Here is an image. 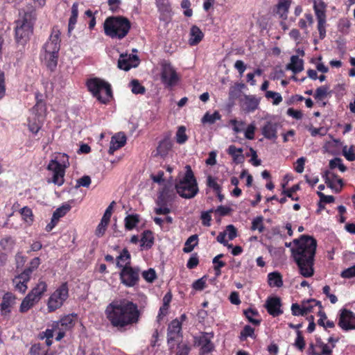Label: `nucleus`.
<instances>
[{"label":"nucleus","mask_w":355,"mask_h":355,"mask_svg":"<svg viewBox=\"0 0 355 355\" xmlns=\"http://www.w3.org/2000/svg\"><path fill=\"white\" fill-rule=\"evenodd\" d=\"M266 97L267 98H272L273 100V105H279L282 101L281 94L272 91H267L266 93Z\"/></svg>","instance_id":"09e8293b"},{"label":"nucleus","mask_w":355,"mask_h":355,"mask_svg":"<svg viewBox=\"0 0 355 355\" xmlns=\"http://www.w3.org/2000/svg\"><path fill=\"white\" fill-rule=\"evenodd\" d=\"M76 314L73 313L64 315L59 321L56 322L53 324V328L55 329L60 327L61 329L66 331L70 330L75 324L73 318L76 317Z\"/></svg>","instance_id":"4be33fe9"},{"label":"nucleus","mask_w":355,"mask_h":355,"mask_svg":"<svg viewBox=\"0 0 355 355\" xmlns=\"http://www.w3.org/2000/svg\"><path fill=\"white\" fill-rule=\"evenodd\" d=\"M189 35V44L191 46H195L199 44L204 37L203 33L199 27L196 25L191 26Z\"/></svg>","instance_id":"5701e85b"},{"label":"nucleus","mask_w":355,"mask_h":355,"mask_svg":"<svg viewBox=\"0 0 355 355\" xmlns=\"http://www.w3.org/2000/svg\"><path fill=\"white\" fill-rule=\"evenodd\" d=\"M16 297L11 293H6L3 297L1 310L5 313L10 312V308L15 304Z\"/></svg>","instance_id":"b1692460"},{"label":"nucleus","mask_w":355,"mask_h":355,"mask_svg":"<svg viewBox=\"0 0 355 355\" xmlns=\"http://www.w3.org/2000/svg\"><path fill=\"white\" fill-rule=\"evenodd\" d=\"M116 259V266L119 268H123L124 266H130V254L128 250L124 248Z\"/></svg>","instance_id":"2f4dec72"},{"label":"nucleus","mask_w":355,"mask_h":355,"mask_svg":"<svg viewBox=\"0 0 355 355\" xmlns=\"http://www.w3.org/2000/svg\"><path fill=\"white\" fill-rule=\"evenodd\" d=\"M299 189H300V186L298 184H295L288 189L283 190L282 193L285 195L286 196L291 198L293 200H297L298 198H294L293 194V193L296 192Z\"/></svg>","instance_id":"bf43d9fd"},{"label":"nucleus","mask_w":355,"mask_h":355,"mask_svg":"<svg viewBox=\"0 0 355 355\" xmlns=\"http://www.w3.org/2000/svg\"><path fill=\"white\" fill-rule=\"evenodd\" d=\"M109 223L110 221L101 218V220L96 230V235L98 237H101L102 236H103Z\"/></svg>","instance_id":"8fccbe9b"},{"label":"nucleus","mask_w":355,"mask_h":355,"mask_svg":"<svg viewBox=\"0 0 355 355\" xmlns=\"http://www.w3.org/2000/svg\"><path fill=\"white\" fill-rule=\"evenodd\" d=\"M36 19L34 10L24 12L21 19L17 21L15 37L17 43L24 44L33 33V24Z\"/></svg>","instance_id":"39448f33"},{"label":"nucleus","mask_w":355,"mask_h":355,"mask_svg":"<svg viewBox=\"0 0 355 355\" xmlns=\"http://www.w3.org/2000/svg\"><path fill=\"white\" fill-rule=\"evenodd\" d=\"M290 5L291 0H280L277 5L276 13L279 15L281 18L286 19Z\"/></svg>","instance_id":"c85d7f7f"},{"label":"nucleus","mask_w":355,"mask_h":355,"mask_svg":"<svg viewBox=\"0 0 355 355\" xmlns=\"http://www.w3.org/2000/svg\"><path fill=\"white\" fill-rule=\"evenodd\" d=\"M126 136L123 132H119L112 137L108 153L113 154L115 150L123 147L126 143Z\"/></svg>","instance_id":"412c9836"},{"label":"nucleus","mask_w":355,"mask_h":355,"mask_svg":"<svg viewBox=\"0 0 355 355\" xmlns=\"http://www.w3.org/2000/svg\"><path fill=\"white\" fill-rule=\"evenodd\" d=\"M78 15V3L75 2L71 7V15L69 20L68 32L69 33L74 28V26L77 22Z\"/></svg>","instance_id":"7c9ffc66"},{"label":"nucleus","mask_w":355,"mask_h":355,"mask_svg":"<svg viewBox=\"0 0 355 355\" xmlns=\"http://www.w3.org/2000/svg\"><path fill=\"white\" fill-rule=\"evenodd\" d=\"M230 123L233 125V130L236 133H239L243 130L245 125V123L243 121H238L236 119H232Z\"/></svg>","instance_id":"338daca9"},{"label":"nucleus","mask_w":355,"mask_h":355,"mask_svg":"<svg viewBox=\"0 0 355 355\" xmlns=\"http://www.w3.org/2000/svg\"><path fill=\"white\" fill-rule=\"evenodd\" d=\"M254 329L250 325H245L241 332L240 338L241 340H245L247 337H253Z\"/></svg>","instance_id":"603ef678"},{"label":"nucleus","mask_w":355,"mask_h":355,"mask_svg":"<svg viewBox=\"0 0 355 355\" xmlns=\"http://www.w3.org/2000/svg\"><path fill=\"white\" fill-rule=\"evenodd\" d=\"M243 313L250 322L255 325H258L260 324L259 320L254 319L252 318L253 316L258 315V312L256 310L250 308L247 310H245Z\"/></svg>","instance_id":"37998d69"},{"label":"nucleus","mask_w":355,"mask_h":355,"mask_svg":"<svg viewBox=\"0 0 355 355\" xmlns=\"http://www.w3.org/2000/svg\"><path fill=\"white\" fill-rule=\"evenodd\" d=\"M69 296L67 283H62L55 292L50 296L48 301V309L49 312L60 308Z\"/></svg>","instance_id":"6e6552de"},{"label":"nucleus","mask_w":355,"mask_h":355,"mask_svg":"<svg viewBox=\"0 0 355 355\" xmlns=\"http://www.w3.org/2000/svg\"><path fill=\"white\" fill-rule=\"evenodd\" d=\"M281 127L280 123L274 121H267L261 128V133L268 139L275 140L277 138V130Z\"/></svg>","instance_id":"aec40b11"},{"label":"nucleus","mask_w":355,"mask_h":355,"mask_svg":"<svg viewBox=\"0 0 355 355\" xmlns=\"http://www.w3.org/2000/svg\"><path fill=\"white\" fill-rule=\"evenodd\" d=\"M213 212V209H211L210 210L207 211H203L201 214L200 218L202 220V223L204 226L209 227L210 226L211 220V213Z\"/></svg>","instance_id":"864d4df0"},{"label":"nucleus","mask_w":355,"mask_h":355,"mask_svg":"<svg viewBox=\"0 0 355 355\" xmlns=\"http://www.w3.org/2000/svg\"><path fill=\"white\" fill-rule=\"evenodd\" d=\"M46 284L43 281H40L36 286L29 292L28 295L34 298H37V301L39 302L44 293L46 291Z\"/></svg>","instance_id":"bb28decb"},{"label":"nucleus","mask_w":355,"mask_h":355,"mask_svg":"<svg viewBox=\"0 0 355 355\" xmlns=\"http://www.w3.org/2000/svg\"><path fill=\"white\" fill-rule=\"evenodd\" d=\"M207 185L211 188L215 192L219 191L221 190V187L219 185L215 178H213L211 175H209L207 179Z\"/></svg>","instance_id":"6e6d98bb"},{"label":"nucleus","mask_w":355,"mask_h":355,"mask_svg":"<svg viewBox=\"0 0 355 355\" xmlns=\"http://www.w3.org/2000/svg\"><path fill=\"white\" fill-rule=\"evenodd\" d=\"M91 184V178L88 175H84L80 179L77 180L76 188H79L80 187H89Z\"/></svg>","instance_id":"052dcab7"},{"label":"nucleus","mask_w":355,"mask_h":355,"mask_svg":"<svg viewBox=\"0 0 355 355\" xmlns=\"http://www.w3.org/2000/svg\"><path fill=\"white\" fill-rule=\"evenodd\" d=\"M322 177L329 187L336 193L340 191L343 186V182L341 178H339L335 173L329 171H324Z\"/></svg>","instance_id":"f3484780"},{"label":"nucleus","mask_w":355,"mask_h":355,"mask_svg":"<svg viewBox=\"0 0 355 355\" xmlns=\"http://www.w3.org/2000/svg\"><path fill=\"white\" fill-rule=\"evenodd\" d=\"M329 167L331 169L338 168L342 172H345L347 168L342 163V159L338 157H336L329 162Z\"/></svg>","instance_id":"a18cd8bd"},{"label":"nucleus","mask_w":355,"mask_h":355,"mask_svg":"<svg viewBox=\"0 0 355 355\" xmlns=\"http://www.w3.org/2000/svg\"><path fill=\"white\" fill-rule=\"evenodd\" d=\"M212 338V334L206 332L202 333L200 336L194 338V345L200 347V355H207L214 350V345L211 340Z\"/></svg>","instance_id":"9b49d317"},{"label":"nucleus","mask_w":355,"mask_h":355,"mask_svg":"<svg viewBox=\"0 0 355 355\" xmlns=\"http://www.w3.org/2000/svg\"><path fill=\"white\" fill-rule=\"evenodd\" d=\"M69 166V157L64 153H58L54 159H51L48 164L47 169L53 172L51 180L55 184L61 186L64 183V169Z\"/></svg>","instance_id":"423d86ee"},{"label":"nucleus","mask_w":355,"mask_h":355,"mask_svg":"<svg viewBox=\"0 0 355 355\" xmlns=\"http://www.w3.org/2000/svg\"><path fill=\"white\" fill-rule=\"evenodd\" d=\"M139 64L138 56L132 54H121L118 60V67L124 71H128L132 67H136Z\"/></svg>","instance_id":"dca6fc26"},{"label":"nucleus","mask_w":355,"mask_h":355,"mask_svg":"<svg viewBox=\"0 0 355 355\" xmlns=\"http://www.w3.org/2000/svg\"><path fill=\"white\" fill-rule=\"evenodd\" d=\"M154 242L153 233L150 230L144 231L141 239V246L149 249L152 247Z\"/></svg>","instance_id":"72a5a7b5"},{"label":"nucleus","mask_w":355,"mask_h":355,"mask_svg":"<svg viewBox=\"0 0 355 355\" xmlns=\"http://www.w3.org/2000/svg\"><path fill=\"white\" fill-rule=\"evenodd\" d=\"M124 222L125 229L131 230L139 223V216L138 214H129L125 218Z\"/></svg>","instance_id":"473e14b6"},{"label":"nucleus","mask_w":355,"mask_h":355,"mask_svg":"<svg viewBox=\"0 0 355 355\" xmlns=\"http://www.w3.org/2000/svg\"><path fill=\"white\" fill-rule=\"evenodd\" d=\"M186 128L184 126L179 127L176 133V141L178 144H184L187 140Z\"/></svg>","instance_id":"de8ad7c7"},{"label":"nucleus","mask_w":355,"mask_h":355,"mask_svg":"<svg viewBox=\"0 0 355 355\" xmlns=\"http://www.w3.org/2000/svg\"><path fill=\"white\" fill-rule=\"evenodd\" d=\"M318 346L321 349L322 355H331L332 353L333 347L331 345H329L324 343H323L321 339H317L316 340Z\"/></svg>","instance_id":"c03bdc74"},{"label":"nucleus","mask_w":355,"mask_h":355,"mask_svg":"<svg viewBox=\"0 0 355 355\" xmlns=\"http://www.w3.org/2000/svg\"><path fill=\"white\" fill-rule=\"evenodd\" d=\"M338 326L345 331L355 329V314L346 309L341 310Z\"/></svg>","instance_id":"4468645a"},{"label":"nucleus","mask_w":355,"mask_h":355,"mask_svg":"<svg viewBox=\"0 0 355 355\" xmlns=\"http://www.w3.org/2000/svg\"><path fill=\"white\" fill-rule=\"evenodd\" d=\"M105 315L112 327L125 331L138 323L141 312L137 304L121 299L110 302L105 307Z\"/></svg>","instance_id":"f257e3e1"},{"label":"nucleus","mask_w":355,"mask_h":355,"mask_svg":"<svg viewBox=\"0 0 355 355\" xmlns=\"http://www.w3.org/2000/svg\"><path fill=\"white\" fill-rule=\"evenodd\" d=\"M325 8L326 6L322 0H313V9L318 20V30L321 40L324 39L326 35Z\"/></svg>","instance_id":"9d476101"},{"label":"nucleus","mask_w":355,"mask_h":355,"mask_svg":"<svg viewBox=\"0 0 355 355\" xmlns=\"http://www.w3.org/2000/svg\"><path fill=\"white\" fill-rule=\"evenodd\" d=\"M181 330L182 324L177 319L170 323L167 332V343L170 349L174 348L175 342H179V339L182 337Z\"/></svg>","instance_id":"f8f14e48"},{"label":"nucleus","mask_w":355,"mask_h":355,"mask_svg":"<svg viewBox=\"0 0 355 355\" xmlns=\"http://www.w3.org/2000/svg\"><path fill=\"white\" fill-rule=\"evenodd\" d=\"M191 347L185 343H178L176 355H189Z\"/></svg>","instance_id":"680f3d73"},{"label":"nucleus","mask_w":355,"mask_h":355,"mask_svg":"<svg viewBox=\"0 0 355 355\" xmlns=\"http://www.w3.org/2000/svg\"><path fill=\"white\" fill-rule=\"evenodd\" d=\"M296 245L291 248L292 257L298 266L300 274L304 277H311L314 275V261L317 248L316 240L311 236L302 235L294 239Z\"/></svg>","instance_id":"f03ea898"},{"label":"nucleus","mask_w":355,"mask_h":355,"mask_svg":"<svg viewBox=\"0 0 355 355\" xmlns=\"http://www.w3.org/2000/svg\"><path fill=\"white\" fill-rule=\"evenodd\" d=\"M44 56L47 67L54 70L58 64V53H44Z\"/></svg>","instance_id":"f704fd0d"},{"label":"nucleus","mask_w":355,"mask_h":355,"mask_svg":"<svg viewBox=\"0 0 355 355\" xmlns=\"http://www.w3.org/2000/svg\"><path fill=\"white\" fill-rule=\"evenodd\" d=\"M260 100L253 95H245L241 101V106L247 113L256 110L259 105Z\"/></svg>","instance_id":"a211bd4d"},{"label":"nucleus","mask_w":355,"mask_h":355,"mask_svg":"<svg viewBox=\"0 0 355 355\" xmlns=\"http://www.w3.org/2000/svg\"><path fill=\"white\" fill-rule=\"evenodd\" d=\"M206 280L207 276L205 275L202 277L195 281L192 284L193 289L196 291H202L205 288Z\"/></svg>","instance_id":"5fc2aeb1"},{"label":"nucleus","mask_w":355,"mask_h":355,"mask_svg":"<svg viewBox=\"0 0 355 355\" xmlns=\"http://www.w3.org/2000/svg\"><path fill=\"white\" fill-rule=\"evenodd\" d=\"M161 79L167 87L175 85L179 80L177 72L168 61L161 62Z\"/></svg>","instance_id":"1a4fd4ad"},{"label":"nucleus","mask_w":355,"mask_h":355,"mask_svg":"<svg viewBox=\"0 0 355 355\" xmlns=\"http://www.w3.org/2000/svg\"><path fill=\"white\" fill-rule=\"evenodd\" d=\"M317 194H318V196L320 198V203H319V206L320 207H321V205H320L321 202L332 203L335 200V198H334V197L333 196H326L323 193H322L321 191H318Z\"/></svg>","instance_id":"0e129e2a"},{"label":"nucleus","mask_w":355,"mask_h":355,"mask_svg":"<svg viewBox=\"0 0 355 355\" xmlns=\"http://www.w3.org/2000/svg\"><path fill=\"white\" fill-rule=\"evenodd\" d=\"M265 306L269 314L273 317L278 316L283 313V311L281 309L282 303L279 297H268Z\"/></svg>","instance_id":"6ab92c4d"},{"label":"nucleus","mask_w":355,"mask_h":355,"mask_svg":"<svg viewBox=\"0 0 355 355\" xmlns=\"http://www.w3.org/2000/svg\"><path fill=\"white\" fill-rule=\"evenodd\" d=\"M351 26L350 21L347 18H342L338 22L339 31L343 33H347Z\"/></svg>","instance_id":"3c124183"},{"label":"nucleus","mask_w":355,"mask_h":355,"mask_svg":"<svg viewBox=\"0 0 355 355\" xmlns=\"http://www.w3.org/2000/svg\"><path fill=\"white\" fill-rule=\"evenodd\" d=\"M70 209L71 206L69 205H63L54 211L52 217L57 220H59V219L63 217L70 210Z\"/></svg>","instance_id":"4c0bfd02"},{"label":"nucleus","mask_w":355,"mask_h":355,"mask_svg":"<svg viewBox=\"0 0 355 355\" xmlns=\"http://www.w3.org/2000/svg\"><path fill=\"white\" fill-rule=\"evenodd\" d=\"M303 60L297 55H292L291 62L287 64L286 69L291 70L294 73H297L303 70Z\"/></svg>","instance_id":"393cba45"},{"label":"nucleus","mask_w":355,"mask_h":355,"mask_svg":"<svg viewBox=\"0 0 355 355\" xmlns=\"http://www.w3.org/2000/svg\"><path fill=\"white\" fill-rule=\"evenodd\" d=\"M130 29V21L122 16L107 17L104 22L105 33L111 38L123 39Z\"/></svg>","instance_id":"7ed1b4c3"},{"label":"nucleus","mask_w":355,"mask_h":355,"mask_svg":"<svg viewBox=\"0 0 355 355\" xmlns=\"http://www.w3.org/2000/svg\"><path fill=\"white\" fill-rule=\"evenodd\" d=\"M295 346L300 351H302L305 347L304 337L302 336V332L299 330L297 331V338L295 339Z\"/></svg>","instance_id":"13d9d810"},{"label":"nucleus","mask_w":355,"mask_h":355,"mask_svg":"<svg viewBox=\"0 0 355 355\" xmlns=\"http://www.w3.org/2000/svg\"><path fill=\"white\" fill-rule=\"evenodd\" d=\"M60 31L53 28L49 40L44 46V53H58L60 47Z\"/></svg>","instance_id":"2eb2a0df"},{"label":"nucleus","mask_w":355,"mask_h":355,"mask_svg":"<svg viewBox=\"0 0 355 355\" xmlns=\"http://www.w3.org/2000/svg\"><path fill=\"white\" fill-rule=\"evenodd\" d=\"M263 216H257L253 219L252 222L251 230L252 231L258 230L259 233H261L264 231L265 227L263 223Z\"/></svg>","instance_id":"ea45409f"},{"label":"nucleus","mask_w":355,"mask_h":355,"mask_svg":"<svg viewBox=\"0 0 355 355\" xmlns=\"http://www.w3.org/2000/svg\"><path fill=\"white\" fill-rule=\"evenodd\" d=\"M142 277L148 282H153L156 279V272L154 269L150 268L142 272Z\"/></svg>","instance_id":"4d7b16f0"},{"label":"nucleus","mask_w":355,"mask_h":355,"mask_svg":"<svg viewBox=\"0 0 355 355\" xmlns=\"http://www.w3.org/2000/svg\"><path fill=\"white\" fill-rule=\"evenodd\" d=\"M268 284L272 287H282L283 286L282 276L278 272H272L268 274Z\"/></svg>","instance_id":"c756f323"},{"label":"nucleus","mask_w":355,"mask_h":355,"mask_svg":"<svg viewBox=\"0 0 355 355\" xmlns=\"http://www.w3.org/2000/svg\"><path fill=\"white\" fill-rule=\"evenodd\" d=\"M219 119H220V114L218 113V112L216 111L212 114H210L209 113L207 112L202 118V123H208L209 124H213L216 122V121Z\"/></svg>","instance_id":"79ce46f5"},{"label":"nucleus","mask_w":355,"mask_h":355,"mask_svg":"<svg viewBox=\"0 0 355 355\" xmlns=\"http://www.w3.org/2000/svg\"><path fill=\"white\" fill-rule=\"evenodd\" d=\"M120 278L125 286H133L139 280V270L130 266H124L120 272Z\"/></svg>","instance_id":"ddd939ff"},{"label":"nucleus","mask_w":355,"mask_h":355,"mask_svg":"<svg viewBox=\"0 0 355 355\" xmlns=\"http://www.w3.org/2000/svg\"><path fill=\"white\" fill-rule=\"evenodd\" d=\"M198 237L197 234H193L189 236L185 242L183 252L185 253L191 252L198 244Z\"/></svg>","instance_id":"c9c22d12"},{"label":"nucleus","mask_w":355,"mask_h":355,"mask_svg":"<svg viewBox=\"0 0 355 355\" xmlns=\"http://www.w3.org/2000/svg\"><path fill=\"white\" fill-rule=\"evenodd\" d=\"M184 176L175 184L177 193L183 198H194L199 191L197 180L189 165L186 166Z\"/></svg>","instance_id":"20e7f679"},{"label":"nucleus","mask_w":355,"mask_h":355,"mask_svg":"<svg viewBox=\"0 0 355 355\" xmlns=\"http://www.w3.org/2000/svg\"><path fill=\"white\" fill-rule=\"evenodd\" d=\"M31 270L26 268L20 275L16 277V280H20L27 284L30 280Z\"/></svg>","instance_id":"e2e57ef3"},{"label":"nucleus","mask_w":355,"mask_h":355,"mask_svg":"<svg viewBox=\"0 0 355 355\" xmlns=\"http://www.w3.org/2000/svg\"><path fill=\"white\" fill-rule=\"evenodd\" d=\"M88 90L102 103H106L112 97L110 85L98 78H91L87 82Z\"/></svg>","instance_id":"0eeeda50"},{"label":"nucleus","mask_w":355,"mask_h":355,"mask_svg":"<svg viewBox=\"0 0 355 355\" xmlns=\"http://www.w3.org/2000/svg\"><path fill=\"white\" fill-rule=\"evenodd\" d=\"M341 277L343 278H352L355 277V265L344 270L341 272Z\"/></svg>","instance_id":"774afa93"},{"label":"nucleus","mask_w":355,"mask_h":355,"mask_svg":"<svg viewBox=\"0 0 355 355\" xmlns=\"http://www.w3.org/2000/svg\"><path fill=\"white\" fill-rule=\"evenodd\" d=\"M132 85V92L135 94H143L146 89L137 80H132L130 83Z\"/></svg>","instance_id":"49530a36"},{"label":"nucleus","mask_w":355,"mask_h":355,"mask_svg":"<svg viewBox=\"0 0 355 355\" xmlns=\"http://www.w3.org/2000/svg\"><path fill=\"white\" fill-rule=\"evenodd\" d=\"M243 84H235L234 86L230 88L229 91V98L231 101H234L237 98L241 92V89L243 87Z\"/></svg>","instance_id":"58836bf2"},{"label":"nucleus","mask_w":355,"mask_h":355,"mask_svg":"<svg viewBox=\"0 0 355 355\" xmlns=\"http://www.w3.org/2000/svg\"><path fill=\"white\" fill-rule=\"evenodd\" d=\"M329 93V87L327 85H322L316 89L314 94V98L318 101H322Z\"/></svg>","instance_id":"e433bc0d"},{"label":"nucleus","mask_w":355,"mask_h":355,"mask_svg":"<svg viewBox=\"0 0 355 355\" xmlns=\"http://www.w3.org/2000/svg\"><path fill=\"white\" fill-rule=\"evenodd\" d=\"M15 241L11 236H6L0 241V245L4 249L12 248L14 245Z\"/></svg>","instance_id":"69168bd1"},{"label":"nucleus","mask_w":355,"mask_h":355,"mask_svg":"<svg viewBox=\"0 0 355 355\" xmlns=\"http://www.w3.org/2000/svg\"><path fill=\"white\" fill-rule=\"evenodd\" d=\"M20 214L22 216L23 219L28 223L31 224L33 221V214L31 208L27 206L24 207L20 210Z\"/></svg>","instance_id":"a19ab883"},{"label":"nucleus","mask_w":355,"mask_h":355,"mask_svg":"<svg viewBox=\"0 0 355 355\" xmlns=\"http://www.w3.org/2000/svg\"><path fill=\"white\" fill-rule=\"evenodd\" d=\"M242 152V148H236L234 145L230 146L227 149L228 154L232 156L233 161L236 164H241L244 162L245 157Z\"/></svg>","instance_id":"a878e982"},{"label":"nucleus","mask_w":355,"mask_h":355,"mask_svg":"<svg viewBox=\"0 0 355 355\" xmlns=\"http://www.w3.org/2000/svg\"><path fill=\"white\" fill-rule=\"evenodd\" d=\"M38 302L37 298H34L29 295L28 294L22 300L20 307L19 311L22 313L27 312L29 309H31L35 304Z\"/></svg>","instance_id":"cd10ccee"}]
</instances>
